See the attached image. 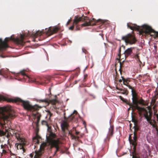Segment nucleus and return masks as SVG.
<instances>
[{"instance_id": "6e6552de", "label": "nucleus", "mask_w": 158, "mask_h": 158, "mask_svg": "<svg viewBox=\"0 0 158 158\" xmlns=\"http://www.w3.org/2000/svg\"><path fill=\"white\" fill-rule=\"evenodd\" d=\"M77 113V111L75 110L73 113L68 118L65 116V113H64V118L65 120L63 122L61 125L62 131L64 133H65V132L66 129L69 131L68 127L69 125L68 122L72 121L75 118V115H76Z\"/></svg>"}, {"instance_id": "1a4fd4ad", "label": "nucleus", "mask_w": 158, "mask_h": 158, "mask_svg": "<svg viewBox=\"0 0 158 158\" xmlns=\"http://www.w3.org/2000/svg\"><path fill=\"white\" fill-rule=\"evenodd\" d=\"M122 40L124 41L126 44L130 45L135 44L137 41L135 35L131 33L123 36Z\"/></svg>"}, {"instance_id": "5701e85b", "label": "nucleus", "mask_w": 158, "mask_h": 158, "mask_svg": "<svg viewBox=\"0 0 158 158\" xmlns=\"http://www.w3.org/2000/svg\"><path fill=\"white\" fill-rule=\"evenodd\" d=\"M41 124L43 125L46 126L48 127V128H49V124L47 121L45 120H43L41 122Z\"/></svg>"}, {"instance_id": "412c9836", "label": "nucleus", "mask_w": 158, "mask_h": 158, "mask_svg": "<svg viewBox=\"0 0 158 158\" xmlns=\"http://www.w3.org/2000/svg\"><path fill=\"white\" fill-rule=\"evenodd\" d=\"M46 112H47V114L46 117V118H48V120H50L51 117L52 116V114L49 110H47Z\"/></svg>"}, {"instance_id": "9d476101", "label": "nucleus", "mask_w": 158, "mask_h": 158, "mask_svg": "<svg viewBox=\"0 0 158 158\" xmlns=\"http://www.w3.org/2000/svg\"><path fill=\"white\" fill-rule=\"evenodd\" d=\"M137 134L134 133V137L133 139H131V135L129 137V140L131 144L133 146L134 151L132 154V158H139V155L136 153V147L137 145Z\"/></svg>"}, {"instance_id": "4d7b16f0", "label": "nucleus", "mask_w": 158, "mask_h": 158, "mask_svg": "<svg viewBox=\"0 0 158 158\" xmlns=\"http://www.w3.org/2000/svg\"><path fill=\"white\" fill-rule=\"evenodd\" d=\"M3 135H5V133H4V132H3Z\"/></svg>"}, {"instance_id": "58836bf2", "label": "nucleus", "mask_w": 158, "mask_h": 158, "mask_svg": "<svg viewBox=\"0 0 158 158\" xmlns=\"http://www.w3.org/2000/svg\"><path fill=\"white\" fill-rule=\"evenodd\" d=\"M74 25H74V24H73V25L72 26H71V27H70L69 28V30H73V29Z\"/></svg>"}, {"instance_id": "f257e3e1", "label": "nucleus", "mask_w": 158, "mask_h": 158, "mask_svg": "<svg viewBox=\"0 0 158 158\" xmlns=\"http://www.w3.org/2000/svg\"><path fill=\"white\" fill-rule=\"evenodd\" d=\"M56 136L55 134L51 132L50 134L49 137L47 138V142L42 143L46 144L45 146L44 147L45 149H49L51 150L53 148H56V150L55 152V154H56L60 149L59 144L60 143L59 139H53L56 138Z\"/></svg>"}, {"instance_id": "423d86ee", "label": "nucleus", "mask_w": 158, "mask_h": 158, "mask_svg": "<svg viewBox=\"0 0 158 158\" xmlns=\"http://www.w3.org/2000/svg\"><path fill=\"white\" fill-rule=\"evenodd\" d=\"M127 26L131 30H140V33L142 34L143 32L150 34L152 33H154V35L156 37H158V32H156L151 27L148 25H144L143 26V28L145 30V31L142 29H140L139 26L137 25L136 24H132L131 23H127Z\"/></svg>"}, {"instance_id": "8fccbe9b", "label": "nucleus", "mask_w": 158, "mask_h": 158, "mask_svg": "<svg viewBox=\"0 0 158 158\" xmlns=\"http://www.w3.org/2000/svg\"><path fill=\"white\" fill-rule=\"evenodd\" d=\"M122 81H123L122 80H122L120 79L119 80V82L121 83V82Z\"/></svg>"}, {"instance_id": "473e14b6", "label": "nucleus", "mask_w": 158, "mask_h": 158, "mask_svg": "<svg viewBox=\"0 0 158 158\" xmlns=\"http://www.w3.org/2000/svg\"><path fill=\"white\" fill-rule=\"evenodd\" d=\"M120 98L121 100L123 101V102H124L127 104V103H129V102L127 101V100L126 99H124L123 98L122 96H120Z\"/></svg>"}, {"instance_id": "7c9ffc66", "label": "nucleus", "mask_w": 158, "mask_h": 158, "mask_svg": "<svg viewBox=\"0 0 158 158\" xmlns=\"http://www.w3.org/2000/svg\"><path fill=\"white\" fill-rule=\"evenodd\" d=\"M8 146L6 144H4L3 145L2 144L1 145V148L2 149V150L5 149L6 150V148H8Z\"/></svg>"}, {"instance_id": "0eeeda50", "label": "nucleus", "mask_w": 158, "mask_h": 158, "mask_svg": "<svg viewBox=\"0 0 158 158\" xmlns=\"http://www.w3.org/2000/svg\"><path fill=\"white\" fill-rule=\"evenodd\" d=\"M25 70L21 71L20 73H19L18 74H21L22 76H23V78L25 79L28 78V81L30 82L36 83L37 84H40L42 85L44 83H48L50 81L49 79H47L45 78L42 79L40 78L33 79L27 75L25 73Z\"/></svg>"}, {"instance_id": "c85d7f7f", "label": "nucleus", "mask_w": 158, "mask_h": 158, "mask_svg": "<svg viewBox=\"0 0 158 158\" xmlns=\"http://www.w3.org/2000/svg\"><path fill=\"white\" fill-rule=\"evenodd\" d=\"M121 47H119L118 50V58H117L118 60H120L121 58Z\"/></svg>"}, {"instance_id": "de8ad7c7", "label": "nucleus", "mask_w": 158, "mask_h": 158, "mask_svg": "<svg viewBox=\"0 0 158 158\" xmlns=\"http://www.w3.org/2000/svg\"><path fill=\"white\" fill-rule=\"evenodd\" d=\"M115 74H116V76H117V72L116 69H115Z\"/></svg>"}, {"instance_id": "9b49d317", "label": "nucleus", "mask_w": 158, "mask_h": 158, "mask_svg": "<svg viewBox=\"0 0 158 158\" xmlns=\"http://www.w3.org/2000/svg\"><path fill=\"white\" fill-rule=\"evenodd\" d=\"M144 116L147 122L152 126V127L155 129L156 131H158V126L157 124L156 121L155 119H152V112L149 110V112Z\"/></svg>"}, {"instance_id": "864d4df0", "label": "nucleus", "mask_w": 158, "mask_h": 158, "mask_svg": "<svg viewBox=\"0 0 158 158\" xmlns=\"http://www.w3.org/2000/svg\"><path fill=\"white\" fill-rule=\"evenodd\" d=\"M85 92H87V90H86V89H85Z\"/></svg>"}, {"instance_id": "c03bdc74", "label": "nucleus", "mask_w": 158, "mask_h": 158, "mask_svg": "<svg viewBox=\"0 0 158 158\" xmlns=\"http://www.w3.org/2000/svg\"><path fill=\"white\" fill-rule=\"evenodd\" d=\"M71 21V19H70L66 23V25H68L70 22Z\"/></svg>"}, {"instance_id": "f704fd0d", "label": "nucleus", "mask_w": 158, "mask_h": 158, "mask_svg": "<svg viewBox=\"0 0 158 158\" xmlns=\"http://www.w3.org/2000/svg\"><path fill=\"white\" fill-rule=\"evenodd\" d=\"M35 137H33V141L34 142H36V143L37 144H38L39 143H40V141L39 140H38V139H37V140L36 139H35Z\"/></svg>"}, {"instance_id": "79ce46f5", "label": "nucleus", "mask_w": 158, "mask_h": 158, "mask_svg": "<svg viewBox=\"0 0 158 158\" xmlns=\"http://www.w3.org/2000/svg\"><path fill=\"white\" fill-rule=\"evenodd\" d=\"M7 152L6 150H5V149L2 150V154H6V153H7Z\"/></svg>"}, {"instance_id": "cd10ccee", "label": "nucleus", "mask_w": 158, "mask_h": 158, "mask_svg": "<svg viewBox=\"0 0 158 158\" xmlns=\"http://www.w3.org/2000/svg\"><path fill=\"white\" fill-rule=\"evenodd\" d=\"M131 94L132 96L133 95H138L136 93V92L135 90V89L134 88L131 90Z\"/></svg>"}, {"instance_id": "a19ab883", "label": "nucleus", "mask_w": 158, "mask_h": 158, "mask_svg": "<svg viewBox=\"0 0 158 158\" xmlns=\"http://www.w3.org/2000/svg\"><path fill=\"white\" fill-rule=\"evenodd\" d=\"M126 85L129 88V89H131V90L132 89H133L134 88V87H132V86H131L130 85Z\"/></svg>"}, {"instance_id": "37998d69", "label": "nucleus", "mask_w": 158, "mask_h": 158, "mask_svg": "<svg viewBox=\"0 0 158 158\" xmlns=\"http://www.w3.org/2000/svg\"><path fill=\"white\" fill-rule=\"evenodd\" d=\"M80 30L79 27L77 25L76 27V30L78 31V30Z\"/></svg>"}, {"instance_id": "49530a36", "label": "nucleus", "mask_w": 158, "mask_h": 158, "mask_svg": "<svg viewBox=\"0 0 158 158\" xmlns=\"http://www.w3.org/2000/svg\"><path fill=\"white\" fill-rule=\"evenodd\" d=\"M116 89H118V90H120L121 91H122L123 90L122 89H120L119 88H118L117 87H116Z\"/></svg>"}, {"instance_id": "ea45409f", "label": "nucleus", "mask_w": 158, "mask_h": 158, "mask_svg": "<svg viewBox=\"0 0 158 158\" xmlns=\"http://www.w3.org/2000/svg\"><path fill=\"white\" fill-rule=\"evenodd\" d=\"M122 67V64L121 62H120V68L119 69V71L120 72L121 74H122V70L121 69V67Z\"/></svg>"}, {"instance_id": "a211bd4d", "label": "nucleus", "mask_w": 158, "mask_h": 158, "mask_svg": "<svg viewBox=\"0 0 158 158\" xmlns=\"http://www.w3.org/2000/svg\"><path fill=\"white\" fill-rule=\"evenodd\" d=\"M139 53L138 51L136 52L135 54H134L132 55V57L135 58L137 62H139L140 64L142 63L141 61L139 59Z\"/></svg>"}, {"instance_id": "aec40b11", "label": "nucleus", "mask_w": 158, "mask_h": 158, "mask_svg": "<svg viewBox=\"0 0 158 158\" xmlns=\"http://www.w3.org/2000/svg\"><path fill=\"white\" fill-rule=\"evenodd\" d=\"M158 98V94L155 93L154 96L153 97L152 101V102L153 103V104H154L156 102V101L157 99Z\"/></svg>"}, {"instance_id": "7ed1b4c3", "label": "nucleus", "mask_w": 158, "mask_h": 158, "mask_svg": "<svg viewBox=\"0 0 158 158\" xmlns=\"http://www.w3.org/2000/svg\"><path fill=\"white\" fill-rule=\"evenodd\" d=\"M83 20L85 21V22L81 24V27L96 25L99 22L103 24L104 23V22L100 19L96 20L94 19H93L92 20H90L88 17L86 16L79 18L76 16L73 20V24L74 25H77L80 22Z\"/></svg>"}, {"instance_id": "4be33fe9", "label": "nucleus", "mask_w": 158, "mask_h": 158, "mask_svg": "<svg viewBox=\"0 0 158 158\" xmlns=\"http://www.w3.org/2000/svg\"><path fill=\"white\" fill-rule=\"evenodd\" d=\"M122 80L123 81V84L124 85H128V82L130 81V80L128 79H125L123 77H121Z\"/></svg>"}, {"instance_id": "a878e982", "label": "nucleus", "mask_w": 158, "mask_h": 158, "mask_svg": "<svg viewBox=\"0 0 158 158\" xmlns=\"http://www.w3.org/2000/svg\"><path fill=\"white\" fill-rule=\"evenodd\" d=\"M156 105H154L152 107V109L154 111V115L155 116L156 115V114H157V110L156 108Z\"/></svg>"}, {"instance_id": "603ef678", "label": "nucleus", "mask_w": 158, "mask_h": 158, "mask_svg": "<svg viewBox=\"0 0 158 158\" xmlns=\"http://www.w3.org/2000/svg\"><path fill=\"white\" fill-rule=\"evenodd\" d=\"M2 100V97L0 96V101Z\"/></svg>"}, {"instance_id": "72a5a7b5", "label": "nucleus", "mask_w": 158, "mask_h": 158, "mask_svg": "<svg viewBox=\"0 0 158 158\" xmlns=\"http://www.w3.org/2000/svg\"><path fill=\"white\" fill-rule=\"evenodd\" d=\"M35 137V139H36L37 140V139L39 140L40 139H41L40 136L38 135V134L37 133H36V135Z\"/></svg>"}, {"instance_id": "bb28decb", "label": "nucleus", "mask_w": 158, "mask_h": 158, "mask_svg": "<svg viewBox=\"0 0 158 158\" xmlns=\"http://www.w3.org/2000/svg\"><path fill=\"white\" fill-rule=\"evenodd\" d=\"M134 133H135L136 134H137V132L139 130V127L137 126H135L134 127Z\"/></svg>"}, {"instance_id": "f03ea898", "label": "nucleus", "mask_w": 158, "mask_h": 158, "mask_svg": "<svg viewBox=\"0 0 158 158\" xmlns=\"http://www.w3.org/2000/svg\"><path fill=\"white\" fill-rule=\"evenodd\" d=\"M0 116L5 123V121L14 119L15 117V113L11 106H7L0 107Z\"/></svg>"}, {"instance_id": "f3484780", "label": "nucleus", "mask_w": 158, "mask_h": 158, "mask_svg": "<svg viewBox=\"0 0 158 158\" xmlns=\"http://www.w3.org/2000/svg\"><path fill=\"white\" fill-rule=\"evenodd\" d=\"M134 48L131 47L127 48L124 52L123 54L124 55L125 59L130 55L132 53V50Z\"/></svg>"}, {"instance_id": "3c124183", "label": "nucleus", "mask_w": 158, "mask_h": 158, "mask_svg": "<svg viewBox=\"0 0 158 158\" xmlns=\"http://www.w3.org/2000/svg\"><path fill=\"white\" fill-rule=\"evenodd\" d=\"M126 91H124L123 92V94H125L126 93Z\"/></svg>"}, {"instance_id": "4468645a", "label": "nucleus", "mask_w": 158, "mask_h": 158, "mask_svg": "<svg viewBox=\"0 0 158 158\" xmlns=\"http://www.w3.org/2000/svg\"><path fill=\"white\" fill-rule=\"evenodd\" d=\"M20 143L18 144L17 146L18 149H23L24 152H25V149L24 148V147L26 145L27 142L26 141L25 139L24 138L21 137L19 138V139H17Z\"/></svg>"}, {"instance_id": "4c0bfd02", "label": "nucleus", "mask_w": 158, "mask_h": 158, "mask_svg": "<svg viewBox=\"0 0 158 158\" xmlns=\"http://www.w3.org/2000/svg\"><path fill=\"white\" fill-rule=\"evenodd\" d=\"M57 102V101L56 99L52 100H51V102L54 104H55Z\"/></svg>"}, {"instance_id": "dca6fc26", "label": "nucleus", "mask_w": 158, "mask_h": 158, "mask_svg": "<svg viewBox=\"0 0 158 158\" xmlns=\"http://www.w3.org/2000/svg\"><path fill=\"white\" fill-rule=\"evenodd\" d=\"M114 127L113 126L110 127L109 128V131L107 135V137L105 141L106 142L107 141H109L111 137H112L113 134Z\"/></svg>"}, {"instance_id": "393cba45", "label": "nucleus", "mask_w": 158, "mask_h": 158, "mask_svg": "<svg viewBox=\"0 0 158 158\" xmlns=\"http://www.w3.org/2000/svg\"><path fill=\"white\" fill-rule=\"evenodd\" d=\"M43 33V32L41 31H37L35 33L34 36L36 38L37 36L41 35Z\"/></svg>"}, {"instance_id": "a18cd8bd", "label": "nucleus", "mask_w": 158, "mask_h": 158, "mask_svg": "<svg viewBox=\"0 0 158 158\" xmlns=\"http://www.w3.org/2000/svg\"><path fill=\"white\" fill-rule=\"evenodd\" d=\"M84 77V80H85L87 77L88 75L87 74L85 75Z\"/></svg>"}, {"instance_id": "09e8293b", "label": "nucleus", "mask_w": 158, "mask_h": 158, "mask_svg": "<svg viewBox=\"0 0 158 158\" xmlns=\"http://www.w3.org/2000/svg\"><path fill=\"white\" fill-rule=\"evenodd\" d=\"M156 118H157V121H158V114H156V115H155Z\"/></svg>"}, {"instance_id": "39448f33", "label": "nucleus", "mask_w": 158, "mask_h": 158, "mask_svg": "<svg viewBox=\"0 0 158 158\" xmlns=\"http://www.w3.org/2000/svg\"><path fill=\"white\" fill-rule=\"evenodd\" d=\"M138 96V95L132 96L133 103H130V102L127 103V104L130 106L128 110L130 109H131L133 110H137L139 112L140 115H144L148 112L149 111H148L144 108L138 106L139 100Z\"/></svg>"}, {"instance_id": "e433bc0d", "label": "nucleus", "mask_w": 158, "mask_h": 158, "mask_svg": "<svg viewBox=\"0 0 158 158\" xmlns=\"http://www.w3.org/2000/svg\"><path fill=\"white\" fill-rule=\"evenodd\" d=\"M138 104H144V101L143 99L139 100Z\"/></svg>"}, {"instance_id": "5fc2aeb1", "label": "nucleus", "mask_w": 158, "mask_h": 158, "mask_svg": "<svg viewBox=\"0 0 158 158\" xmlns=\"http://www.w3.org/2000/svg\"><path fill=\"white\" fill-rule=\"evenodd\" d=\"M122 47H123L124 48H125V47H124V46H122Z\"/></svg>"}, {"instance_id": "20e7f679", "label": "nucleus", "mask_w": 158, "mask_h": 158, "mask_svg": "<svg viewBox=\"0 0 158 158\" xmlns=\"http://www.w3.org/2000/svg\"><path fill=\"white\" fill-rule=\"evenodd\" d=\"M10 102L20 104L25 109L27 110L32 111H37L39 110V108H41V107L37 105L33 106L30 104L29 101L23 100L18 98L11 99L10 100Z\"/></svg>"}, {"instance_id": "2eb2a0df", "label": "nucleus", "mask_w": 158, "mask_h": 158, "mask_svg": "<svg viewBox=\"0 0 158 158\" xmlns=\"http://www.w3.org/2000/svg\"><path fill=\"white\" fill-rule=\"evenodd\" d=\"M46 29V34L48 36H50L56 33L58 31L59 29L56 27H49V29L47 30Z\"/></svg>"}, {"instance_id": "c756f323", "label": "nucleus", "mask_w": 158, "mask_h": 158, "mask_svg": "<svg viewBox=\"0 0 158 158\" xmlns=\"http://www.w3.org/2000/svg\"><path fill=\"white\" fill-rule=\"evenodd\" d=\"M40 116H38L37 117V121L36 123V126L37 127L39 125V124L40 120Z\"/></svg>"}, {"instance_id": "2f4dec72", "label": "nucleus", "mask_w": 158, "mask_h": 158, "mask_svg": "<svg viewBox=\"0 0 158 158\" xmlns=\"http://www.w3.org/2000/svg\"><path fill=\"white\" fill-rule=\"evenodd\" d=\"M38 102H45L46 103H47L48 102V101L47 99H40L38 100Z\"/></svg>"}, {"instance_id": "6e6d98bb", "label": "nucleus", "mask_w": 158, "mask_h": 158, "mask_svg": "<svg viewBox=\"0 0 158 158\" xmlns=\"http://www.w3.org/2000/svg\"><path fill=\"white\" fill-rule=\"evenodd\" d=\"M36 41V40L35 39H34V41Z\"/></svg>"}, {"instance_id": "c9c22d12", "label": "nucleus", "mask_w": 158, "mask_h": 158, "mask_svg": "<svg viewBox=\"0 0 158 158\" xmlns=\"http://www.w3.org/2000/svg\"><path fill=\"white\" fill-rule=\"evenodd\" d=\"M75 131V134L76 135H78L80 133V132H79V131H76V128H73V131Z\"/></svg>"}, {"instance_id": "ddd939ff", "label": "nucleus", "mask_w": 158, "mask_h": 158, "mask_svg": "<svg viewBox=\"0 0 158 158\" xmlns=\"http://www.w3.org/2000/svg\"><path fill=\"white\" fill-rule=\"evenodd\" d=\"M6 133H7L6 137L10 139L13 136L15 137L17 139H19L21 137V135L17 131L15 130L11 129H9L6 130Z\"/></svg>"}, {"instance_id": "f8f14e48", "label": "nucleus", "mask_w": 158, "mask_h": 158, "mask_svg": "<svg viewBox=\"0 0 158 158\" xmlns=\"http://www.w3.org/2000/svg\"><path fill=\"white\" fill-rule=\"evenodd\" d=\"M45 145L46 144L45 143H42L40 146L39 150L37 152H33L30 154V156L31 158H32L34 156V158H41V156L44 153L45 149L44 147Z\"/></svg>"}, {"instance_id": "b1692460", "label": "nucleus", "mask_w": 158, "mask_h": 158, "mask_svg": "<svg viewBox=\"0 0 158 158\" xmlns=\"http://www.w3.org/2000/svg\"><path fill=\"white\" fill-rule=\"evenodd\" d=\"M156 134L157 136V140L155 143L157 151H158V131L156 132Z\"/></svg>"}, {"instance_id": "6ab92c4d", "label": "nucleus", "mask_w": 158, "mask_h": 158, "mask_svg": "<svg viewBox=\"0 0 158 158\" xmlns=\"http://www.w3.org/2000/svg\"><path fill=\"white\" fill-rule=\"evenodd\" d=\"M72 131H69V134L71 135V137L72 139L75 140H77L79 141V137L78 136H76L72 133Z\"/></svg>"}]
</instances>
